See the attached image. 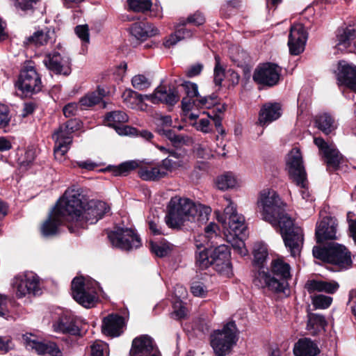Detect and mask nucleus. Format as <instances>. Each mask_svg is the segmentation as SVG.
Returning a JSON list of instances; mask_svg holds the SVG:
<instances>
[{
  "label": "nucleus",
  "instance_id": "obj_1",
  "mask_svg": "<svg viewBox=\"0 0 356 356\" xmlns=\"http://www.w3.org/2000/svg\"><path fill=\"white\" fill-rule=\"evenodd\" d=\"M257 204L262 219L281 234L291 256L298 254L303 244V234L299 227H295L294 220L286 211V204L278 193L273 189H263Z\"/></svg>",
  "mask_w": 356,
  "mask_h": 356
},
{
  "label": "nucleus",
  "instance_id": "obj_2",
  "mask_svg": "<svg viewBox=\"0 0 356 356\" xmlns=\"http://www.w3.org/2000/svg\"><path fill=\"white\" fill-rule=\"evenodd\" d=\"M65 201L72 199L78 200L77 204H73L76 215L79 217L72 218V225H67L71 233H76L79 228L86 229L87 223L95 224L102 219L110 211L109 206L104 201L91 200L86 201L84 196L78 192H65L62 197Z\"/></svg>",
  "mask_w": 356,
  "mask_h": 356
},
{
  "label": "nucleus",
  "instance_id": "obj_3",
  "mask_svg": "<svg viewBox=\"0 0 356 356\" xmlns=\"http://www.w3.org/2000/svg\"><path fill=\"white\" fill-rule=\"evenodd\" d=\"M211 209L200 204L198 207L188 198L174 197L170 200L166 216V224L171 228H181L188 221L208 220Z\"/></svg>",
  "mask_w": 356,
  "mask_h": 356
},
{
  "label": "nucleus",
  "instance_id": "obj_4",
  "mask_svg": "<svg viewBox=\"0 0 356 356\" xmlns=\"http://www.w3.org/2000/svg\"><path fill=\"white\" fill-rule=\"evenodd\" d=\"M290 265L283 260L277 259L272 261L270 270H259L253 283L259 288L267 287L275 293L284 292L289 286L288 280L291 279Z\"/></svg>",
  "mask_w": 356,
  "mask_h": 356
},
{
  "label": "nucleus",
  "instance_id": "obj_5",
  "mask_svg": "<svg viewBox=\"0 0 356 356\" xmlns=\"http://www.w3.org/2000/svg\"><path fill=\"white\" fill-rule=\"evenodd\" d=\"M78 200H70L65 201L60 197L54 209L49 213L47 219L43 222L41 227L42 235L44 237L55 236L59 234V227L65 222L72 225V218L77 217L73 204H77Z\"/></svg>",
  "mask_w": 356,
  "mask_h": 356
},
{
  "label": "nucleus",
  "instance_id": "obj_6",
  "mask_svg": "<svg viewBox=\"0 0 356 356\" xmlns=\"http://www.w3.org/2000/svg\"><path fill=\"white\" fill-rule=\"evenodd\" d=\"M315 258L337 266L341 268H346L352 265L351 253L343 245L335 242H330L323 246H314L312 250Z\"/></svg>",
  "mask_w": 356,
  "mask_h": 356
},
{
  "label": "nucleus",
  "instance_id": "obj_7",
  "mask_svg": "<svg viewBox=\"0 0 356 356\" xmlns=\"http://www.w3.org/2000/svg\"><path fill=\"white\" fill-rule=\"evenodd\" d=\"M238 330L234 321L225 323L221 330H216L211 335V346L216 356H226L238 341Z\"/></svg>",
  "mask_w": 356,
  "mask_h": 356
},
{
  "label": "nucleus",
  "instance_id": "obj_8",
  "mask_svg": "<svg viewBox=\"0 0 356 356\" xmlns=\"http://www.w3.org/2000/svg\"><path fill=\"white\" fill-rule=\"evenodd\" d=\"M194 107L197 108H206L211 111L205 112L208 118L211 119L215 124L217 131L221 134H225V130L222 127V115L226 111L227 105L225 103H221V98L216 92L206 96H200L195 99L193 102Z\"/></svg>",
  "mask_w": 356,
  "mask_h": 356
},
{
  "label": "nucleus",
  "instance_id": "obj_9",
  "mask_svg": "<svg viewBox=\"0 0 356 356\" xmlns=\"http://www.w3.org/2000/svg\"><path fill=\"white\" fill-rule=\"evenodd\" d=\"M82 122L78 118H71L65 123L60 125L56 130L53 138L55 139L54 155L57 157L64 156L70 149V146L72 143V137L71 134L81 129Z\"/></svg>",
  "mask_w": 356,
  "mask_h": 356
},
{
  "label": "nucleus",
  "instance_id": "obj_10",
  "mask_svg": "<svg viewBox=\"0 0 356 356\" xmlns=\"http://www.w3.org/2000/svg\"><path fill=\"white\" fill-rule=\"evenodd\" d=\"M111 245L122 250H131L142 245L140 236L131 228L115 227L108 234Z\"/></svg>",
  "mask_w": 356,
  "mask_h": 356
},
{
  "label": "nucleus",
  "instance_id": "obj_11",
  "mask_svg": "<svg viewBox=\"0 0 356 356\" xmlns=\"http://www.w3.org/2000/svg\"><path fill=\"white\" fill-rule=\"evenodd\" d=\"M15 86L26 96L36 94L42 88L41 77L32 66H27L21 70Z\"/></svg>",
  "mask_w": 356,
  "mask_h": 356
},
{
  "label": "nucleus",
  "instance_id": "obj_12",
  "mask_svg": "<svg viewBox=\"0 0 356 356\" xmlns=\"http://www.w3.org/2000/svg\"><path fill=\"white\" fill-rule=\"evenodd\" d=\"M286 170L289 179L293 184L300 188L305 187L307 182V173L299 149H297L295 154L291 152L288 155L286 161Z\"/></svg>",
  "mask_w": 356,
  "mask_h": 356
},
{
  "label": "nucleus",
  "instance_id": "obj_13",
  "mask_svg": "<svg viewBox=\"0 0 356 356\" xmlns=\"http://www.w3.org/2000/svg\"><path fill=\"white\" fill-rule=\"evenodd\" d=\"M281 68L273 63H265L259 65L254 70L252 79L258 85L273 87L280 81Z\"/></svg>",
  "mask_w": 356,
  "mask_h": 356
},
{
  "label": "nucleus",
  "instance_id": "obj_14",
  "mask_svg": "<svg viewBox=\"0 0 356 356\" xmlns=\"http://www.w3.org/2000/svg\"><path fill=\"white\" fill-rule=\"evenodd\" d=\"M314 143L325 158L327 170L330 173L339 170L340 165L344 163V157L335 146L329 145L321 137H314Z\"/></svg>",
  "mask_w": 356,
  "mask_h": 356
},
{
  "label": "nucleus",
  "instance_id": "obj_15",
  "mask_svg": "<svg viewBox=\"0 0 356 356\" xmlns=\"http://www.w3.org/2000/svg\"><path fill=\"white\" fill-rule=\"evenodd\" d=\"M145 99L154 104H163L168 106H174L180 99L178 86L173 85L160 84L154 92L145 95Z\"/></svg>",
  "mask_w": 356,
  "mask_h": 356
},
{
  "label": "nucleus",
  "instance_id": "obj_16",
  "mask_svg": "<svg viewBox=\"0 0 356 356\" xmlns=\"http://www.w3.org/2000/svg\"><path fill=\"white\" fill-rule=\"evenodd\" d=\"M213 243L211 242V267L219 273L228 275L232 272L230 250L227 245L214 247Z\"/></svg>",
  "mask_w": 356,
  "mask_h": 356
},
{
  "label": "nucleus",
  "instance_id": "obj_17",
  "mask_svg": "<svg viewBox=\"0 0 356 356\" xmlns=\"http://www.w3.org/2000/svg\"><path fill=\"white\" fill-rule=\"evenodd\" d=\"M13 286L16 291V296L22 298L26 295L33 296L42 293L39 279L34 275H19L15 277Z\"/></svg>",
  "mask_w": 356,
  "mask_h": 356
},
{
  "label": "nucleus",
  "instance_id": "obj_18",
  "mask_svg": "<svg viewBox=\"0 0 356 356\" xmlns=\"http://www.w3.org/2000/svg\"><path fill=\"white\" fill-rule=\"evenodd\" d=\"M45 67L56 75L69 76L72 72V60L69 56H62L58 51L47 54L43 60Z\"/></svg>",
  "mask_w": 356,
  "mask_h": 356
},
{
  "label": "nucleus",
  "instance_id": "obj_19",
  "mask_svg": "<svg viewBox=\"0 0 356 356\" xmlns=\"http://www.w3.org/2000/svg\"><path fill=\"white\" fill-rule=\"evenodd\" d=\"M72 296L79 305L86 308L94 306L96 293L87 290L85 280L83 277H75L71 282Z\"/></svg>",
  "mask_w": 356,
  "mask_h": 356
},
{
  "label": "nucleus",
  "instance_id": "obj_20",
  "mask_svg": "<svg viewBox=\"0 0 356 356\" xmlns=\"http://www.w3.org/2000/svg\"><path fill=\"white\" fill-rule=\"evenodd\" d=\"M308 33L302 23L291 25L288 39L289 53L293 56H298L305 50Z\"/></svg>",
  "mask_w": 356,
  "mask_h": 356
},
{
  "label": "nucleus",
  "instance_id": "obj_21",
  "mask_svg": "<svg viewBox=\"0 0 356 356\" xmlns=\"http://www.w3.org/2000/svg\"><path fill=\"white\" fill-rule=\"evenodd\" d=\"M337 220L334 217L326 216L321 221L317 222L315 229V238L317 243H323L326 241L337 239Z\"/></svg>",
  "mask_w": 356,
  "mask_h": 356
},
{
  "label": "nucleus",
  "instance_id": "obj_22",
  "mask_svg": "<svg viewBox=\"0 0 356 356\" xmlns=\"http://www.w3.org/2000/svg\"><path fill=\"white\" fill-rule=\"evenodd\" d=\"M129 356H160L152 337L143 334L134 339Z\"/></svg>",
  "mask_w": 356,
  "mask_h": 356
},
{
  "label": "nucleus",
  "instance_id": "obj_23",
  "mask_svg": "<svg viewBox=\"0 0 356 356\" xmlns=\"http://www.w3.org/2000/svg\"><path fill=\"white\" fill-rule=\"evenodd\" d=\"M337 70L338 84L344 86L356 93V65L340 60Z\"/></svg>",
  "mask_w": 356,
  "mask_h": 356
},
{
  "label": "nucleus",
  "instance_id": "obj_24",
  "mask_svg": "<svg viewBox=\"0 0 356 356\" xmlns=\"http://www.w3.org/2000/svg\"><path fill=\"white\" fill-rule=\"evenodd\" d=\"M225 220L224 223L228 225L229 233L237 237L245 235L246 226L245 225V218L243 216L237 213L236 209L233 207H227L224 211Z\"/></svg>",
  "mask_w": 356,
  "mask_h": 356
},
{
  "label": "nucleus",
  "instance_id": "obj_25",
  "mask_svg": "<svg viewBox=\"0 0 356 356\" xmlns=\"http://www.w3.org/2000/svg\"><path fill=\"white\" fill-rule=\"evenodd\" d=\"M125 326L124 318L118 314H111L104 317L102 321V333L111 337H119L123 332Z\"/></svg>",
  "mask_w": 356,
  "mask_h": 356
},
{
  "label": "nucleus",
  "instance_id": "obj_26",
  "mask_svg": "<svg viewBox=\"0 0 356 356\" xmlns=\"http://www.w3.org/2000/svg\"><path fill=\"white\" fill-rule=\"evenodd\" d=\"M56 332L71 335H79L80 329L76 325V317L70 312H63L58 316L56 323L54 325Z\"/></svg>",
  "mask_w": 356,
  "mask_h": 356
},
{
  "label": "nucleus",
  "instance_id": "obj_27",
  "mask_svg": "<svg viewBox=\"0 0 356 356\" xmlns=\"http://www.w3.org/2000/svg\"><path fill=\"white\" fill-rule=\"evenodd\" d=\"M281 116V104L277 102H268L262 105L260 108L257 124L261 127H266Z\"/></svg>",
  "mask_w": 356,
  "mask_h": 356
},
{
  "label": "nucleus",
  "instance_id": "obj_28",
  "mask_svg": "<svg viewBox=\"0 0 356 356\" xmlns=\"http://www.w3.org/2000/svg\"><path fill=\"white\" fill-rule=\"evenodd\" d=\"M23 339L26 342V344L33 349H35V351L39 355H42L44 356H61L62 353L60 350L59 348L56 345V343L54 342H42L38 341L35 339H31L29 337L24 334L23 335Z\"/></svg>",
  "mask_w": 356,
  "mask_h": 356
},
{
  "label": "nucleus",
  "instance_id": "obj_29",
  "mask_svg": "<svg viewBox=\"0 0 356 356\" xmlns=\"http://www.w3.org/2000/svg\"><path fill=\"white\" fill-rule=\"evenodd\" d=\"M195 245L197 250L195 252V265L200 270H204L211 266V244L205 245L195 240Z\"/></svg>",
  "mask_w": 356,
  "mask_h": 356
},
{
  "label": "nucleus",
  "instance_id": "obj_30",
  "mask_svg": "<svg viewBox=\"0 0 356 356\" xmlns=\"http://www.w3.org/2000/svg\"><path fill=\"white\" fill-rule=\"evenodd\" d=\"M179 86L184 89L186 94V97L181 102V110L184 113H188L194 107L192 102L201 96L198 91V86L195 83L189 81H184Z\"/></svg>",
  "mask_w": 356,
  "mask_h": 356
},
{
  "label": "nucleus",
  "instance_id": "obj_31",
  "mask_svg": "<svg viewBox=\"0 0 356 356\" xmlns=\"http://www.w3.org/2000/svg\"><path fill=\"white\" fill-rule=\"evenodd\" d=\"M130 33L138 40L143 42L146 40L148 38L158 35L159 30L151 23L138 22L131 24Z\"/></svg>",
  "mask_w": 356,
  "mask_h": 356
},
{
  "label": "nucleus",
  "instance_id": "obj_32",
  "mask_svg": "<svg viewBox=\"0 0 356 356\" xmlns=\"http://www.w3.org/2000/svg\"><path fill=\"white\" fill-rule=\"evenodd\" d=\"M320 353L317 343L307 337L298 339L293 348L295 356H317Z\"/></svg>",
  "mask_w": 356,
  "mask_h": 356
},
{
  "label": "nucleus",
  "instance_id": "obj_33",
  "mask_svg": "<svg viewBox=\"0 0 356 356\" xmlns=\"http://www.w3.org/2000/svg\"><path fill=\"white\" fill-rule=\"evenodd\" d=\"M108 93V90H106L101 86H98L95 91L89 92L81 97L79 100V104L81 106L92 107L102 103V108H106V102L103 101V98L106 97Z\"/></svg>",
  "mask_w": 356,
  "mask_h": 356
},
{
  "label": "nucleus",
  "instance_id": "obj_34",
  "mask_svg": "<svg viewBox=\"0 0 356 356\" xmlns=\"http://www.w3.org/2000/svg\"><path fill=\"white\" fill-rule=\"evenodd\" d=\"M309 293L315 291L325 292L333 294L339 288V284L337 282H326L323 280H308L305 286Z\"/></svg>",
  "mask_w": 356,
  "mask_h": 356
},
{
  "label": "nucleus",
  "instance_id": "obj_35",
  "mask_svg": "<svg viewBox=\"0 0 356 356\" xmlns=\"http://www.w3.org/2000/svg\"><path fill=\"white\" fill-rule=\"evenodd\" d=\"M54 35V31H51L48 27L33 33L26 38V44L35 46H42L47 44Z\"/></svg>",
  "mask_w": 356,
  "mask_h": 356
},
{
  "label": "nucleus",
  "instance_id": "obj_36",
  "mask_svg": "<svg viewBox=\"0 0 356 356\" xmlns=\"http://www.w3.org/2000/svg\"><path fill=\"white\" fill-rule=\"evenodd\" d=\"M149 248L152 254L159 258H163L170 255L173 250V245L162 239L160 241H149Z\"/></svg>",
  "mask_w": 356,
  "mask_h": 356
},
{
  "label": "nucleus",
  "instance_id": "obj_37",
  "mask_svg": "<svg viewBox=\"0 0 356 356\" xmlns=\"http://www.w3.org/2000/svg\"><path fill=\"white\" fill-rule=\"evenodd\" d=\"M139 164L136 161H129L120 163L119 165H108L105 169L102 170L104 172H111L114 176H127L131 171L138 168Z\"/></svg>",
  "mask_w": 356,
  "mask_h": 356
},
{
  "label": "nucleus",
  "instance_id": "obj_38",
  "mask_svg": "<svg viewBox=\"0 0 356 356\" xmlns=\"http://www.w3.org/2000/svg\"><path fill=\"white\" fill-rule=\"evenodd\" d=\"M314 124L316 127L325 135H329L336 128L334 118L326 113L316 115Z\"/></svg>",
  "mask_w": 356,
  "mask_h": 356
},
{
  "label": "nucleus",
  "instance_id": "obj_39",
  "mask_svg": "<svg viewBox=\"0 0 356 356\" xmlns=\"http://www.w3.org/2000/svg\"><path fill=\"white\" fill-rule=\"evenodd\" d=\"M180 26L181 27L177 29L174 33L170 34L168 38H165L163 42V45L165 48H170L175 45L179 41L193 36V30L187 29L186 26L180 25Z\"/></svg>",
  "mask_w": 356,
  "mask_h": 356
},
{
  "label": "nucleus",
  "instance_id": "obj_40",
  "mask_svg": "<svg viewBox=\"0 0 356 356\" xmlns=\"http://www.w3.org/2000/svg\"><path fill=\"white\" fill-rule=\"evenodd\" d=\"M307 317V328L314 334H317L321 331L325 330L327 322L324 316L315 313H309Z\"/></svg>",
  "mask_w": 356,
  "mask_h": 356
},
{
  "label": "nucleus",
  "instance_id": "obj_41",
  "mask_svg": "<svg viewBox=\"0 0 356 356\" xmlns=\"http://www.w3.org/2000/svg\"><path fill=\"white\" fill-rule=\"evenodd\" d=\"M337 45L348 47L351 41L356 38V29L351 26L340 27L337 31Z\"/></svg>",
  "mask_w": 356,
  "mask_h": 356
},
{
  "label": "nucleus",
  "instance_id": "obj_42",
  "mask_svg": "<svg viewBox=\"0 0 356 356\" xmlns=\"http://www.w3.org/2000/svg\"><path fill=\"white\" fill-rule=\"evenodd\" d=\"M129 118L126 113L122 111H114L106 113L105 115L104 121L110 127L114 128L118 133L119 128L121 127L117 126L118 124H123L128 122ZM123 126H122V127Z\"/></svg>",
  "mask_w": 356,
  "mask_h": 356
},
{
  "label": "nucleus",
  "instance_id": "obj_43",
  "mask_svg": "<svg viewBox=\"0 0 356 356\" xmlns=\"http://www.w3.org/2000/svg\"><path fill=\"white\" fill-rule=\"evenodd\" d=\"M138 174L145 181H156L167 175L166 172L161 171L158 167H141L138 169Z\"/></svg>",
  "mask_w": 356,
  "mask_h": 356
},
{
  "label": "nucleus",
  "instance_id": "obj_44",
  "mask_svg": "<svg viewBox=\"0 0 356 356\" xmlns=\"http://www.w3.org/2000/svg\"><path fill=\"white\" fill-rule=\"evenodd\" d=\"M118 134L124 136L140 137L148 141H150L154 138L152 132L146 129L140 130L129 125H124L122 127L119 128Z\"/></svg>",
  "mask_w": 356,
  "mask_h": 356
},
{
  "label": "nucleus",
  "instance_id": "obj_45",
  "mask_svg": "<svg viewBox=\"0 0 356 356\" xmlns=\"http://www.w3.org/2000/svg\"><path fill=\"white\" fill-rule=\"evenodd\" d=\"M236 184V180L231 172H227L220 177L216 180V187L221 191H226L234 188Z\"/></svg>",
  "mask_w": 356,
  "mask_h": 356
},
{
  "label": "nucleus",
  "instance_id": "obj_46",
  "mask_svg": "<svg viewBox=\"0 0 356 356\" xmlns=\"http://www.w3.org/2000/svg\"><path fill=\"white\" fill-rule=\"evenodd\" d=\"M254 264L259 268V270H264L263 264L265 262L268 253L266 247L263 244H257L253 251Z\"/></svg>",
  "mask_w": 356,
  "mask_h": 356
},
{
  "label": "nucleus",
  "instance_id": "obj_47",
  "mask_svg": "<svg viewBox=\"0 0 356 356\" xmlns=\"http://www.w3.org/2000/svg\"><path fill=\"white\" fill-rule=\"evenodd\" d=\"M130 10L136 13H145L151 10L152 2L151 0H127Z\"/></svg>",
  "mask_w": 356,
  "mask_h": 356
},
{
  "label": "nucleus",
  "instance_id": "obj_48",
  "mask_svg": "<svg viewBox=\"0 0 356 356\" xmlns=\"http://www.w3.org/2000/svg\"><path fill=\"white\" fill-rule=\"evenodd\" d=\"M215 67L213 70V83L216 86L220 88L225 77V70L220 65L219 56H215Z\"/></svg>",
  "mask_w": 356,
  "mask_h": 356
},
{
  "label": "nucleus",
  "instance_id": "obj_49",
  "mask_svg": "<svg viewBox=\"0 0 356 356\" xmlns=\"http://www.w3.org/2000/svg\"><path fill=\"white\" fill-rule=\"evenodd\" d=\"M122 97L125 102L131 104L143 103L145 99V95L133 90L131 88H127L122 93Z\"/></svg>",
  "mask_w": 356,
  "mask_h": 356
},
{
  "label": "nucleus",
  "instance_id": "obj_50",
  "mask_svg": "<svg viewBox=\"0 0 356 356\" xmlns=\"http://www.w3.org/2000/svg\"><path fill=\"white\" fill-rule=\"evenodd\" d=\"M10 108L8 106L0 104V131L7 132V129L10 126Z\"/></svg>",
  "mask_w": 356,
  "mask_h": 356
},
{
  "label": "nucleus",
  "instance_id": "obj_51",
  "mask_svg": "<svg viewBox=\"0 0 356 356\" xmlns=\"http://www.w3.org/2000/svg\"><path fill=\"white\" fill-rule=\"evenodd\" d=\"M240 6L241 1L239 0H227L220 7V15L228 18L232 15L233 11L237 10Z\"/></svg>",
  "mask_w": 356,
  "mask_h": 356
},
{
  "label": "nucleus",
  "instance_id": "obj_52",
  "mask_svg": "<svg viewBox=\"0 0 356 356\" xmlns=\"http://www.w3.org/2000/svg\"><path fill=\"white\" fill-rule=\"evenodd\" d=\"M332 302L330 296L319 294L312 297V305L315 309H325L328 308Z\"/></svg>",
  "mask_w": 356,
  "mask_h": 356
},
{
  "label": "nucleus",
  "instance_id": "obj_53",
  "mask_svg": "<svg viewBox=\"0 0 356 356\" xmlns=\"http://www.w3.org/2000/svg\"><path fill=\"white\" fill-rule=\"evenodd\" d=\"M217 231H219L218 225L215 222H210L204 228L205 234L204 236H199L200 240L204 239V242L207 241L206 243L211 244V240L215 237L218 238L219 236L217 234Z\"/></svg>",
  "mask_w": 356,
  "mask_h": 356
},
{
  "label": "nucleus",
  "instance_id": "obj_54",
  "mask_svg": "<svg viewBox=\"0 0 356 356\" xmlns=\"http://www.w3.org/2000/svg\"><path fill=\"white\" fill-rule=\"evenodd\" d=\"M131 84L136 89L143 90L148 88L151 83L145 75L138 74L132 78Z\"/></svg>",
  "mask_w": 356,
  "mask_h": 356
},
{
  "label": "nucleus",
  "instance_id": "obj_55",
  "mask_svg": "<svg viewBox=\"0 0 356 356\" xmlns=\"http://www.w3.org/2000/svg\"><path fill=\"white\" fill-rule=\"evenodd\" d=\"M191 292L194 296L204 298L208 290L206 286L201 282L193 280L191 284Z\"/></svg>",
  "mask_w": 356,
  "mask_h": 356
},
{
  "label": "nucleus",
  "instance_id": "obj_56",
  "mask_svg": "<svg viewBox=\"0 0 356 356\" xmlns=\"http://www.w3.org/2000/svg\"><path fill=\"white\" fill-rule=\"evenodd\" d=\"M205 22V18L202 13L197 11L189 15L186 19L181 22V26H186L187 24H193L196 26H201Z\"/></svg>",
  "mask_w": 356,
  "mask_h": 356
},
{
  "label": "nucleus",
  "instance_id": "obj_57",
  "mask_svg": "<svg viewBox=\"0 0 356 356\" xmlns=\"http://www.w3.org/2000/svg\"><path fill=\"white\" fill-rule=\"evenodd\" d=\"M75 33L77 36L85 42H88L90 40L89 29L87 24L78 25L75 27Z\"/></svg>",
  "mask_w": 356,
  "mask_h": 356
},
{
  "label": "nucleus",
  "instance_id": "obj_58",
  "mask_svg": "<svg viewBox=\"0 0 356 356\" xmlns=\"http://www.w3.org/2000/svg\"><path fill=\"white\" fill-rule=\"evenodd\" d=\"M79 104L75 102H71L66 104L63 108V112L66 118H70L77 114Z\"/></svg>",
  "mask_w": 356,
  "mask_h": 356
},
{
  "label": "nucleus",
  "instance_id": "obj_59",
  "mask_svg": "<svg viewBox=\"0 0 356 356\" xmlns=\"http://www.w3.org/2000/svg\"><path fill=\"white\" fill-rule=\"evenodd\" d=\"M204 68L202 63H195L191 65L186 71V75L188 78L197 76L201 74Z\"/></svg>",
  "mask_w": 356,
  "mask_h": 356
},
{
  "label": "nucleus",
  "instance_id": "obj_60",
  "mask_svg": "<svg viewBox=\"0 0 356 356\" xmlns=\"http://www.w3.org/2000/svg\"><path fill=\"white\" fill-rule=\"evenodd\" d=\"M38 0H16V6L23 11L33 10V5L36 4Z\"/></svg>",
  "mask_w": 356,
  "mask_h": 356
},
{
  "label": "nucleus",
  "instance_id": "obj_61",
  "mask_svg": "<svg viewBox=\"0 0 356 356\" xmlns=\"http://www.w3.org/2000/svg\"><path fill=\"white\" fill-rule=\"evenodd\" d=\"M168 140H170L174 145L180 144L184 140V136L177 134L172 129H167L164 135Z\"/></svg>",
  "mask_w": 356,
  "mask_h": 356
},
{
  "label": "nucleus",
  "instance_id": "obj_62",
  "mask_svg": "<svg viewBox=\"0 0 356 356\" xmlns=\"http://www.w3.org/2000/svg\"><path fill=\"white\" fill-rule=\"evenodd\" d=\"M211 327L210 322L204 318H199L195 323V328L202 334H205L209 332Z\"/></svg>",
  "mask_w": 356,
  "mask_h": 356
},
{
  "label": "nucleus",
  "instance_id": "obj_63",
  "mask_svg": "<svg viewBox=\"0 0 356 356\" xmlns=\"http://www.w3.org/2000/svg\"><path fill=\"white\" fill-rule=\"evenodd\" d=\"M148 227L153 235H163V232L161 230V227L159 223V220L157 219V222L154 220H151L148 221Z\"/></svg>",
  "mask_w": 356,
  "mask_h": 356
},
{
  "label": "nucleus",
  "instance_id": "obj_64",
  "mask_svg": "<svg viewBox=\"0 0 356 356\" xmlns=\"http://www.w3.org/2000/svg\"><path fill=\"white\" fill-rule=\"evenodd\" d=\"M36 108H37V104L34 102H30L24 103L22 115L24 118H26V117L29 116V115L33 114Z\"/></svg>",
  "mask_w": 356,
  "mask_h": 356
}]
</instances>
